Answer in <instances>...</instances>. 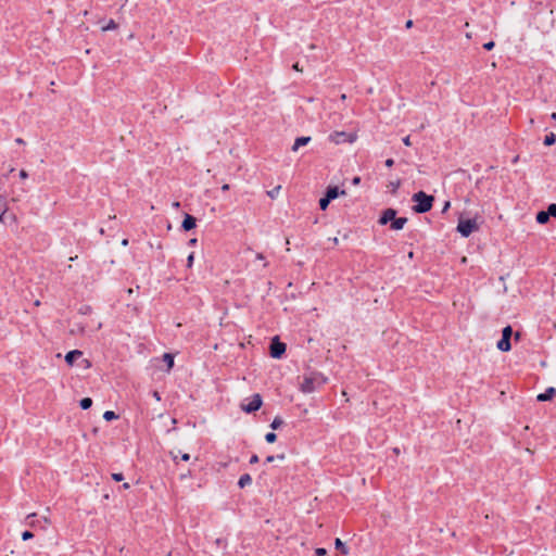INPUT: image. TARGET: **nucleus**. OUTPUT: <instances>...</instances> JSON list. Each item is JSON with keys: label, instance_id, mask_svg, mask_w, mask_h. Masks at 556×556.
<instances>
[{"label": "nucleus", "instance_id": "obj_25", "mask_svg": "<svg viewBox=\"0 0 556 556\" xmlns=\"http://www.w3.org/2000/svg\"><path fill=\"white\" fill-rule=\"evenodd\" d=\"M280 189H281V186H277V187H275L274 189H271V190L267 191V195H268L270 199H275V198L278 195V193H279Z\"/></svg>", "mask_w": 556, "mask_h": 556}, {"label": "nucleus", "instance_id": "obj_42", "mask_svg": "<svg viewBox=\"0 0 556 556\" xmlns=\"http://www.w3.org/2000/svg\"><path fill=\"white\" fill-rule=\"evenodd\" d=\"M83 364H84L85 368H89L91 366V364L88 359H83Z\"/></svg>", "mask_w": 556, "mask_h": 556}, {"label": "nucleus", "instance_id": "obj_37", "mask_svg": "<svg viewBox=\"0 0 556 556\" xmlns=\"http://www.w3.org/2000/svg\"><path fill=\"white\" fill-rule=\"evenodd\" d=\"M257 462H258V456L252 455V457L250 458V464H256Z\"/></svg>", "mask_w": 556, "mask_h": 556}, {"label": "nucleus", "instance_id": "obj_40", "mask_svg": "<svg viewBox=\"0 0 556 556\" xmlns=\"http://www.w3.org/2000/svg\"><path fill=\"white\" fill-rule=\"evenodd\" d=\"M393 164H394V161H393L392 159H388V160L386 161V166H388V167L393 166Z\"/></svg>", "mask_w": 556, "mask_h": 556}, {"label": "nucleus", "instance_id": "obj_23", "mask_svg": "<svg viewBox=\"0 0 556 556\" xmlns=\"http://www.w3.org/2000/svg\"><path fill=\"white\" fill-rule=\"evenodd\" d=\"M282 424H283V420L279 416H277L271 421L270 427L275 430V429H278Z\"/></svg>", "mask_w": 556, "mask_h": 556}, {"label": "nucleus", "instance_id": "obj_18", "mask_svg": "<svg viewBox=\"0 0 556 556\" xmlns=\"http://www.w3.org/2000/svg\"><path fill=\"white\" fill-rule=\"evenodd\" d=\"M334 545H336V548L340 549V552L343 555H348L349 554V548L345 546V544L340 539H336Z\"/></svg>", "mask_w": 556, "mask_h": 556}, {"label": "nucleus", "instance_id": "obj_39", "mask_svg": "<svg viewBox=\"0 0 556 556\" xmlns=\"http://www.w3.org/2000/svg\"><path fill=\"white\" fill-rule=\"evenodd\" d=\"M359 182H361V177H358V176H357V177H354V178H353V180H352V184H353L354 186L359 185Z\"/></svg>", "mask_w": 556, "mask_h": 556}, {"label": "nucleus", "instance_id": "obj_20", "mask_svg": "<svg viewBox=\"0 0 556 556\" xmlns=\"http://www.w3.org/2000/svg\"><path fill=\"white\" fill-rule=\"evenodd\" d=\"M117 28V24L114 20H110L106 25L102 26V31L114 30Z\"/></svg>", "mask_w": 556, "mask_h": 556}, {"label": "nucleus", "instance_id": "obj_11", "mask_svg": "<svg viewBox=\"0 0 556 556\" xmlns=\"http://www.w3.org/2000/svg\"><path fill=\"white\" fill-rule=\"evenodd\" d=\"M195 223L197 219L193 216L187 214L182 220L181 227L184 230L188 231L195 227Z\"/></svg>", "mask_w": 556, "mask_h": 556}, {"label": "nucleus", "instance_id": "obj_1", "mask_svg": "<svg viewBox=\"0 0 556 556\" xmlns=\"http://www.w3.org/2000/svg\"><path fill=\"white\" fill-rule=\"evenodd\" d=\"M412 200L416 202V205L413 207L416 213H426L431 210L434 198L426 194L424 191H419L413 195Z\"/></svg>", "mask_w": 556, "mask_h": 556}, {"label": "nucleus", "instance_id": "obj_14", "mask_svg": "<svg viewBox=\"0 0 556 556\" xmlns=\"http://www.w3.org/2000/svg\"><path fill=\"white\" fill-rule=\"evenodd\" d=\"M311 141V137H299L295 139L292 151H298L300 147L306 146Z\"/></svg>", "mask_w": 556, "mask_h": 556}, {"label": "nucleus", "instance_id": "obj_38", "mask_svg": "<svg viewBox=\"0 0 556 556\" xmlns=\"http://www.w3.org/2000/svg\"><path fill=\"white\" fill-rule=\"evenodd\" d=\"M152 396L156 400V401H161V395L157 391H153L152 392Z\"/></svg>", "mask_w": 556, "mask_h": 556}, {"label": "nucleus", "instance_id": "obj_17", "mask_svg": "<svg viewBox=\"0 0 556 556\" xmlns=\"http://www.w3.org/2000/svg\"><path fill=\"white\" fill-rule=\"evenodd\" d=\"M535 219H536V222H538L539 224H545V223H547V222H548L549 216H548V214L546 213V211H541V212H539V213L536 214V218H535Z\"/></svg>", "mask_w": 556, "mask_h": 556}, {"label": "nucleus", "instance_id": "obj_16", "mask_svg": "<svg viewBox=\"0 0 556 556\" xmlns=\"http://www.w3.org/2000/svg\"><path fill=\"white\" fill-rule=\"evenodd\" d=\"M8 202L5 195L0 193V219H2L3 215L8 212Z\"/></svg>", "mask_w": 556, "mask_h": 556}, {"label": "nucleus", "instance_id": "obj_10", "mask_svg": "<svg viewBox=\"0 0 556 556\" xmlns=\"http://www.w3.org/2000/svg\"><path fill=\"white\" fill-rule=\"evenodd\" d=\"M83 356V352L79 351V350H73V351H70L66 355H65V362L70 365V366H73L74 365V362L77 359V358H80Z\"/></svg>", "mask_w": 556, "mask_h": 556}, {"label": "nucleus", "instance_id": "obj_5", "mask_svg": "<svg viewBox=\"0 0 556 556\" xmlns=\"http://www.w3.org/2000/svg\"><path fill=\"white\" fill-rule=\"evenodd\" d=\"M262 404V396L256 393L251 397V401L248 404H241V409L248 414L254 413L261 408Z\"/></svg>", "mask_w": 556, "mask_h": 556}, {"label": "nucleus", "instance_id": "obj_47", "mask_svg": "<svg viewBox=\"0 0 556 556\" xmlns=\"http://www.w3.org/2000/svg\"><path fill=\"white\" fill-rule=\"evenodd\" d=\"M195 243H197V239L195 238L190 239L189 242H188L189 245H194Z\"/></svg>", "mask_w": 556, "mask_h": 556}, {"label": "nucleus", "instance_id": "obj_57", "mask_svg": "<svg viewBox=\"0 0 556 556\" xmlns=\"http://www.w3.org/2000/svg\"><path fill=\"white\" fill-rule=\"evenodd\" d=\"M35 516H36V514H35V513L29 514V515L27 516V519L33 518V517H35Z\"/></svg>", "mask_w": 556, "mask_h": 556}, {"label": "nucleus", "instance_id": "obj_19", "mask_svg": "<svg viewBox=\"0 0 556 556\" xmlns=\"http://www.w3.org/2000/svg\"><path fill=\"white\" fill-rule=\"evenodd\" d=\"M163 359L167 364L168 370L172 369L173 366H174V357H173V355L169 354V353H165L163 355Z\"/></svg>", "mask_w": 556, "mask_h": 556}, {"label": "nucleus", "instance_id": "obj_32", "mask_svg": "<svg viewBox=\"0 0 556 556\" xmlns=\"http://www.w3.org/2000/svg\"><path fill=\"white\" fill-rule=\"evenodd\" d=\"M112 479L115 480V481H122L124 479L123 475L122 473H112Z\"/></svg>", "mask_w": 556, "mask_h": 556}, {"label": "nucleus", "instance_id": "obj_3", "mask_svg": "<svg viewBox=\"0 0 556 556\" xmlns=\"http://www.w3.org/2000/svg\"><path fill=\"white\" fill-rule=\"evenodd\" d=\"M328 139L334 144L353 143L357 139V132L333 131Z\"/></svg>", "mask_w": 556, "mask_h": 556}, {"label": "nucleus", "instance_id": "obj_2", "mask_svg": "<svg viewBox=\"0 0 556 556\" xmlns=\"http://www.w3.org/2000/svg\"><path fill=\"white\" fill-rule=\"evenodd\" d=\"M479 229L477 218H468L458 220L457 231L465 238L469 237L472 232Z\"/></svg>", "mask_w": 556, "mask_h": 556}, {"label": "nucleus", "instance_id": "obj_64", "mask_svg": "<svg viewBox=\"0 0 556 556\" xmlns=\"http://www.w3.org/2000/svg\"><path fill=\"white\" fill-rule=\"evenodd\" d=\"M400 182L393 184V187H399Z\"/></svg>", "mask_w": 556, "mask_h": 556}, {"label": "nucleus", "instance_id": "obj_44", "mask_svg": "<svg viewBox=\"0 0 556 556\" xmlns=\"http://www.w3.org/2000/svg\"><path fill=\"white\" fill-rule=\"evenodd\" d=\"M256 258H257L258 261H264V260H265V257H264V255H263L262 253H257V254H256Z\"/></svg>", "mask_w": 556, "mask_h": 556}, {"label": "nucleus", "instance_id": "obj_35", "mask_svg": "<svg viewBox=\"0 0 556 556\" xmlns=\"http://www.w3.org/2000/svg\"><path fill=\"white\" fill-rule=\"evenodd\" d=\"M403 143L407 147H409L412 144L410 142V137L409 136H406L405 138H403Z\"/></svg>", "mask_w": 556, "mask_h": 556}, {"label": "nucleus", "instance_id": "obj_59", "mask_svg": "<svg viewBox=\"0 0 556 556\" xmlns=\"http://www.w3.org/2000/svg\"><path fill=\"white\" fill-rule=\"evenodd\" d=\"M173 205H174L175 207H179V205H180V204H179V202H175Z\"/></svg>", "mask_w": 556, "mask_h": 556}, {"label": "nucleus", "instance_id": "obj_36", "mask_svg": "<svg viewBox=\"0 0 556 556\" xmlns=\"http://www.w3.org/2000/svg\"><path fill=\"white\" fill-rule=\"evenodd\" d=\"M20 177H21L22 179H26V178L28 177L27 172H26V170H24V169H22V170L20 172Z\"/></svg>", "mask_w": 556, "mask_h": 556}, {"label": "nucleus", "instance_id": "obj_6", "mask_svg": "<svg viewBox=\"0 0 556 556\" xmlns=\"http://www.w3.org/2000/svg\"><path fill=\"white\" fill-rule=\"evenodd\" d=\"M286 352V344L280 342L278 337H275L270 343V356L274 358H280Z\"/></svg>", "mask_w": 556, "mask_h": 556}, {"label": "nucleus", "instance_id": "obj_4", "mask_svg": "<svg viewBox=\"0 0 556 556\" xmlns=\"http://www.w3.org/2000/svg\"><path fill=\"white\" fill-rule=\"evenodd\" d=\"M513 329L510 326H506L502 332V339L497 342V349L503 352H508L511 349L510 338Z\"/></svg>", "mask_w": 556, "mask_h": 556}, {"label": "nucleus", "instance_id": "obj_30", "mask_svg": "<svg viewBox=\"0 0 556 556\" xmlns=\"http://www.w3.org/2000/svg\"><path fill=\"white\" fill-rule=\"evenodd\" d=\"M193 261H194V255L193 253L189 254L188 258H187V267H192L193 265Z\"/></svg>", "mask_w": 556, "mask_h": 556}, {"label": "nucleus", "instance_id": "obj_61", "mask_svg": "<svg viewBox=\"0 0 556 556\" xmlns=\"http://www.w3.org/2000/svg\"><path fill=\"white\" fill-rule=\"evenodd\" d=\"M35 305H36V306H39V305H40V301H38V300H37V301L35 302Z\"/></svg>", "mask_w": 556, "mask_h": 556}, {"label": "nucleus", "instance_id": "obj_56", "mask_svg": "<svg viewBox=\"0 0 556 556\" xmlns=\"http://www.w3.org/2000/svg\"><path fill=\"white\" fill-rule=\"evenodd\" d=\"M127 293L130 295V294H132V293H134V290H132L131 288H129V289L127 290Z\"/></svg>", "mask_w": 556, "mask_h": 556}, {"label": "nucleus", "instance_id": "obj_24", "mask_svg": "<svg viewBox=\"0 0 556 556\" xmlns=\"http://www.w3.org/2000/svg\"><path fill=\"white\" fill-rule=\"evenodd\" d=\"M103 418L106 420V421H111L113 419H116L117 418V415L113 412V410H106L104 414H103Z\"/></svg>", "mask_w": 556, "mask_h": 556}, {"label": "nucleus", "instance_id": "obj_55", "mask_svg": "<svg viewBox=\"0 0 556 556\" xmlns=\"http://www.w3.org/2000/svg\"><path fill=\"white\" fill-rule=\"evenodd\" d=\"M43 521L48 525L50 523V519L48 517H43Z\"/></svg>", "mask_w": 556, "mask_h": 556}, {"label": "nucleus", "instance_id": "obj_52", "mask_svg": "<svg viewBox=\"0 0 556 556\" xmlns=\"http://www.w3.org/2000/svg\"><path fill=\"white\" fill-rule=\"evenodd\" d=\"M331 240H332L333 244H338L339 243V239L337 237L332 238Z\"/></svg>", "mask_w": 556, "mask_h": 556}, {"label": "nucleus", "instance_id": "obj_50", "mask_svg": "<svg viewBox=\"0 0 556 556\" xmlns=\"http://www.w3.org/2000/svg\"><path fill=\"white\" fill-rule=\"evenodd\" d=\"M412 26H413V21L412 20L407 21L406 22V27L410 28Z\"/></svg>", "mask_w": 556, "mask_h": 556}, {"label": "nucleus", "instance_id": "obj_53", "mask_svg": "<svg viewBox=\"0 0 556 556\" xmlns=\"http://www.w3.org/2000/svg\"><path fill=\"white\" fill-rule=\"evenodd\" d=\"M276 458H278V459H281V460H282V459H285V454L277 455V456H276Z\"/></svg>", "mask_w": 556, "mask_h": 556}, {"label": "nucleus", "instance_id": "obj_54", "mask_svg": "<svg viewBox=\"0 0 556 556\" xmlns=\"http://www.w3.org/2000/svg\"><path fill=\"white\" fill-rule=\"evenodd\" d=\"M129 488H130L129 483H124V484H123V489L127 490V489H129Z\"/></svg>", "mask_w": 556, "mask_h": 556}, {"label": "nucleus", "instance_id": "obj_27", "mask_svg": "<svg viewBox=\"0 0 556 556\" xmlns=\"http://www.w3.org/2000/svg\"><path fill=\"white\" fill-rule=\"evenodd\" d=\"M546 213L548 214V216L556 217V204L555 203L549 204Z\"/></svg>", "mask_w": 556, "mask_h": 556}, {"label": "nucleus", "instance_id": "obj_60", "mask_svg": "<svg viewBox=\"0 0 556 556\" xmlns=\"http://www.w3.org/2000/svg\"><path fill=\"white\" fill-rule=\"evenodd\" d=\"M552 118H553L554 121H556V113H553V114H552Z\"/></svg>", "mask_w": 556, "mask_h": 556}, {"label": "nucleus", "instance_id": "obj_7", "mask_svg": "<svg viewBox=\"0 0 556 556\" xmlns=\"http://www.w3.org/2000/svg\"><path fill=\"white\" fill-rule=\"evenodd\" d=\"M316 379L314 377H305L301 383V391L304 393H312L316 389Z\"/></svg>", "mask_w": 556, "mask_h": 556}, {"label": "nucleus", "instance_id": "obj_29", "mask_svg": "<svg viewBox=\"0 0 556 556\" xmlns=\"http://www.w3.org/2000/svg\"><path fill=\"white\" fill-rule=\"evenodd\" d=\"M33 536H34V534H33L30 531H24V532L22 533V539H23L24 541H27V540L31 539Z\"/></svg>", "mask_w": 556, "mask_h": 556}, {"label": "nucleus", "instance_id": "obj_15", "mask_svg": "<svg viewBox=\"0 0 556 556\" xmlns=\"http://www.w3.org/2000/svg\"><path fill=\"white\" fill-rule=\"evenodd\" d=\"M251 483H252V478L249 473L242 475L238 481V485L241 489L245 488L247 485H250Z\"/></svg>", "mask_w": 556, "mask_h": 556}, {"label": "nucleus", "instance_id": "obj_9", "mask_svg": "<svg viewBox=\"0 0 556 556\" xmlns=\"http://www.w3.org/2000/svg\"><path fill=\"white\" fill-rule=\"evenodd\" d=\"M556 395V389L553 387H549L546 389L544 393H540L536 396V400L540 402H545L552 400Z\"/></svg>", "mask_w": 556, "mask_h": 556}, {"label": "nucleus", "instance_id": "obj_21", "mask_svg": "<svg viewBox=\"0 0 556 556\" xmlns=\"http://www.w3.org/2000/svg\"><path fill=\"white\" fill-rule=\"evenodd\" d=\"M555 141H556V136H555V134L551 132V134L545 136L544 144L545 146H552V144L555 143Z\"/></svg>", "mask_w": 556, "mask_h": 556}, {"label": "nucleus", "instance_id": "obj_48", "mask_svg": "<svg viewBox=\"0 0 556 556\" xmlns=\"http://www.w3.org/2000/svg\"><path fill=\"white\" fill-rule=\"evenodd\" d=\"M275 458H276L275 456H268V457L266 458V462H267V463H271V462H274V460H275Z\"/></svg>", "mask_w": 556, "mask_h": 556}, {"label": "nucleus", "instance_id": "obj_13", "mask_svg": "<svg viewBox=\"0 0 556 556\" xmlns=\"http://www.w3.org/2000/svg\"><path fill=\"white\" fill-rule=\"evenodd\" d=\"M406 223H407L406 217H399V218L395 217L393 219V222L391 223V229L401 230V229H403V227L405 226Z\"/></svg>", "mask_w": 556, "mask_h": 556}, {"label": "nucleus", "instance_id": "obj_43", "mask_svg": "<svg viewBox=\"0 0 556 556\" xmlns=\"http://www.w3.org/2000/svg\"><path fill=\"white\" fill-rule=\"evenodd\" d=\"M450 202H445L442 212H446L450 208Z\"/></svg>", "mask_w": 556, "mask_h": 556}, {"label": "nucleus", "instance_id": "obj_41", "mask_svg": "<svg viewBox=\"0 0 556 556\" xmlns=\"http://www.w3.org/2000/svg\"><path fill=\"white\" fill-rule=\"evenodd\" d=\"M181 459L188 462L190 459V455L188 453H185L181 455Z\"/></svg>", "mask_w": 556, "mask_h": 556}, {"label": "nucleus", "instance_id": "obj_45", "mask_svg": "<svg viewBox=\"0 0 556 556\" xmlns=\"http://www.w3.org/2000/svg\"><path fill=\"white\" fill-rule=\"evenodd\" d=\"M15 142H16L17 144H24V143H25V141H24L22 138H16V139H15Z\"/></svg>", "mask_w": 556, "mask_h": 556}, {"label": "nucleus", "instance_id": "obj_63", "mask_svg": "<svg viewBox=\"0 0 556 556\" xmlns=\"http://www.w3.org/2000/svg\"><path fill=\"white\" fill-rule=\"evenodd\" d=\"M400 182L393 184V187H399Z\"/></svg>", "mask_w": 556, "mask_h": 556}, {"label": "nucleus", "instance_id": "obj_34", "mask_svg": "<svg viewBox=\"0 0 556 556\" xmlns=\"http://www.w3.org/2000/svg\"><path fill=\"white\" fill-rule=\"evenodd\" d=\"M72 333H83L84 332V327H76V329H72L71 330Z\"/></svg>", "mask_w": 556, "mask_h": 556}, {"label": "nucleus", "instance_id": "obj_8", "mask_svg": "<svg viewBox=\"0 0 556 556\" xmlns=\"http://www.w3.org/2000/svg\"><path fill=\"white\" fill-rule=\"evenodd\" d=\"M396 216V211L393 210V208H387L383 211L382 215L380 216L379 218V224L380 225H386L388 224L389 222H393V219L395 218Z\"/></svg>", "mask_w": 556, "mask_h": 556}, {"label": "nucleus", "instance_id": "obj_33", "mask_svg": "<svg viewBox=\"0 0 556 556\" xmlns=\"http://www.w3.org/2000/svg\"><path fill=\"white\" fill-rule=\"evenodd\" d=\"M483 48L486 49V50H492L494 48V42L493 41H489V42L483 45Z\"/></svg>", "mask_w": 556, "mask_h": 556}, {"label": "nucleus", "instance_id": "obj_31", "mask_svg": "<svg viewBox=\"0 0 556 556\" xmlns=\"http://www.w3.org/2000/svg\"><path fill=\"white\" fill-rule=\"evenodd\" d=\"M315 553L317 556H325L327 554V551L323 547H318L316 548Z\"/></svg>", "mask_w": 556, "mask_h": 556}, {"label": "nucleus", "instance_id": "obj_49", "mask_svg": "<svg viewBox=\"0 0 556 556\" xmlns=\"http://www.w3.org/2000/svg\"><path fill=\"white\" fill-rule=\"evenodd\" d=\"M293 68H294L295 71H298V72H302V68H300L299 63H295V64L293 65Z\"/></svg>", "mask_w": 556, "mask_h": 556}, {"label": "nucleus", "instance_id": "obj_58", "mask_svg": "<svg viewBox=\"0 0 556 556\" xmlns=\"http://www.w3.org/2000/svg\"><path fill=\"white\" fill-rule=\"evenodd\" d=\"M340 98H341V100H345V99H346V94H345V93H343V94H341V97H340Z\"/></svg>", "mask_w": 556, "mask_h": 556}, {"label": "nucleus", "instance_id": "obj_26", "mask_svg": "<svg viewBox=\"0 0 556 556\" xmlns=\"http://www.w3.org/2000/svg\"><path fill=\"white\" fill-rule=\"evenodd\" d=\"M329 203H330V200L326 195L324 198H321L319 200L320 210L325 211L328 207Z\"/></svg>", "mask_w": 556, "mask_h": 556}, {"label": "nucleus", "instance_id": "obj_28", "mask_svg": "<svg viewBox=\"0 0 556 556\" xmlns=\"http://www.w3.org/2000/svg\"><path fill=\"white\" fill-rule=\"evenodd\" d=\"M277 439V435L276 433L274 432H268L266 435H265V440L268 442V443H274Z\"/></svg>", "mask_w": 556, "mask_h": 556}, {"label": "nucleus", "instance_id": "obj_12", "mask_svg": "<svg viewBox=\"0 0 556 556\" xmlns=\"http://www.w3.org/2000/svg\"><path fill=\"white\" fill-rule=\"evenodd\" d=\"M340 194L345 195V190L339 191L338 187H328L325 195L330 201H332V200L337 199Z\"/></svg>", "mask_w": 556, "mask_h": 556}, {"label": "nucleus", "instance_id": "obj_22", "mask_svg": "<svg viewBox=\"0 0 556 556\" xmlns=\"http://www.w3.org/2000/svg\"><path fill=\"white\" fill-rule=\"evenodd\" d=\"M92 405V400L90 397H84L83 400H80V407L83 409H88L90 408Z\"/></svg>", "mask_w": 556, "mask_h": 556}, {"label": "nucleus", "instance_id": "obj_46", "mask_svg": "<svg viewBox=\"0 0 556 556\" xmlns=\"http://www.w3.org/2000/svg\"><path fill=\"white\" fill-rule=\"evenodd\" d=\"M229 188H230V187H229V185H228V184H225V185H223V186H222V190H223V191H228V190H229Z\"/></svg>", "mask_w": 556, "mask_h": 556}, {"label": "nucleus", "instance_id": "obj_62", "mask_svg": "<svg viewBox=\"0 0 556 556\" xmlns=\"http://www.w3.org/2000/svg\"><path fill=\"white\" fill-rule=\"evenodd\" d=\"M76 258H77V256H75V257H71L70 260H71L72 262H75V260H76Z\"/></svg>", "mask_w": 556, "mask_h": 556}, {"label": "nucleus", "instance_id": "obj_51", "mask_svg": "<svg viewBox=\"0 0 556 556\" xmlns=\"http://www.w3.org/2000/svg\"><path fill=\"white\" fill-rule=\"evenodd\" d=\"M122 245L123 247H127L128 245V239H123L122 240Z\"/></svg>", "mask_w": 556, "mask_h": 556}]
</instances>
